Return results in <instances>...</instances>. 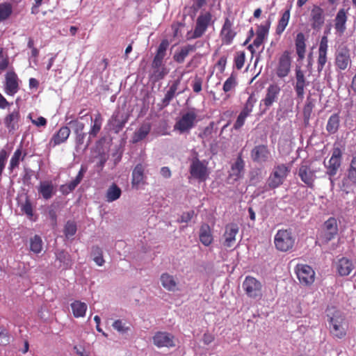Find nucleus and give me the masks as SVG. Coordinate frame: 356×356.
<instances>
[{
    "label": "nucleus",
    "mask_w": 356,
    "mask_h": 356,
    "mask_svg": "<svg viewBox=\"0 0 356 356\" xmlns=\"http://www.w3.org/2000/svg\"><path fill=\"white\" fill-rule=\"evenodd\" d=\"M298 176L301 181L308 187L311 188L314 187L316 179L315 171L312 170L310 165L306 162H303L300 164L298 170Z\"/></svg>",
    "instance_id": "dca6fc26"
},
{
    "label": "nucleus",
    "mask_w": 356,
    "mask_h": 356,
    "mask_svg": "<svg viewBox=\"0 0 356 356\" xmlns=\"http://www.w3.org/2000/svg\"><path fill=\"white\" fill-rule=\"evenodd\" d=\"M70 134V129L67 126L60 127L57 132H56L51 138L49 145L52 147H56L65 143L69 138Z\"/></svg>",
    "instance_id": "393cba45"
},
{
    "label": "nucleus",
    "mask_w": 356,
    "mask_h": 356,
    "mask_svg": "<svg viewBox=\"0 0 356 356\" xmlns=\"http://www.w3.org/2000/svg\"><path fill=\"white\" fill-rule=\"evenodd\" d=\"M152 341L154 345L159 348H171L176 346L174 335L167 332H156L152 337Z\"/></svg>",
    "instance_id": "ddd939ff"
},
{
    "label": "nucleus",
    "mask_w": 356,
    "mask_h": 356,
    "mask_svg": "<svg viewBox=\"0 0 356 356\" xmlns=\"http://www.w3.org/2000/svg\"><path fill=\"white\" fill-rule=\"evenodd\" d=\"M102 121L103 118L102 115L98 112L95 115L93 124L91 126L90 130L89 131V135L90 137L95 138L97 136L98 133L101 130Z\"/></svg>",
    "instance_id": "ea45409f"
},
{
    "label": "nucleus",
    "mask_w": 356,
    "mask_h": 356,
    "mask_svg": "<svg viewBox=\"0 0 356 356\" xmlns=\"http://www.w3.org/2000/svg\"><path fill=\"white\" fill-rule=\"evenodd\" d=\"M226 63L227 58L225 56L220 57L218 61L217 62L216 67L220 72H222L225 70Z\"/></svg>",
    "instance_id": "338daca9"
},
{
    "label": "nucleus",
    "mask_w": 356,
    "mask_h": 356,
    "mask_svg": "<svg viewBox=\"0 0 356 356\" xmlns=\"http://www.w3.org/2000/svg\"><path fill=\"white\" fill-rule=\"evenodd\" d=\"M268 32V26L265 25H260L256 31V37L253 40L252 44L248 47V49L251 52L252 55L259 49L264 42V40Z\"/></svg>",
    "instance_id": "aec40b11"
},
{
    "label": "nucleus",
    "mask_w": 356,
    "mask_h": 356,
    "mask_svg": "<svg viewBox=\"0 0 356 356\" xmlns=\"http://www.w3.org/2000/svg\"><path fill=\"white\" fill-rule=\"evenodd\" d=\"M20 207L21 211L25 213L29 219H32L33 216V207L28 197H26L24 202L21 204Z\"/></svg>",
    "instance_id": "8fccbe9b"
},
{
    "label": "nucleus",
    "mask_w": 356,
    "mask_h": 356,
    "mask_svg": "<svg viewBox=\"0 0 356 356\" xmlns=\"http://www.w3.org/2000/svg\"><path fill=\"white\" fill-rule=\"evenodd\" d=\"M122 191L115 184H113L107 190L106 197V201L112 202L120 198Z\"/></svg>",
    "instance_id": "4c0bfd02"
},
{
    "label": "nucleus",
    "mask_w": 356,
    "mask_h": 356,
    "mask_svg": "<svg viewBox=\"0 0 356 356\" xmlns=\"http://www.w3.org/2000/svg\"><path fill=\"white\" fill-rule=\"evenodd\" d=\"M145 166L141 163L137 164L132 172L131 184L133 186L138 187L140 184L145 183Z\"/></svg>",
    "instance_id": "bb28decb"
},
{
    "label": "nucleus",
    "mask_w": 356,
    "mask_h": 356,
    "mask_svg": "<svg viewBox=\"0 0 356 356\" xmlns=\"http://www.w3.org/2000/svg\"><path fill=\"white\" fill-rule=\"evenodd\" d=\"M296 273L300 284L309 286L315 280V272L313 268L307 264H298L296 267Z\"/></svg>",
    "instance_id": "f8f14e48"
},
{
    "label": "nucleus",
    "mask_w": 356,
    "mask_h": 356,
    "mask_svg": "<svg viewBox=\"0 0 356 356\" xmlns=\"http://www.w3.org/2000/svg\"><path fill=\"white\" fill-rule=\"evenodd\" d=\"M86 171H87V167L84 166V165H81L76 177H75V179L74 180L79 184L81 183V181H82Z\"/></svg>",
    "instance_id": "69168bd1"
},
{
    "label": "nucleus",
    "mask_w": 356,
    "mask_h": 356,
    "mask_svg": "<svg viewBox=\"0 0 356 356\" xmlns=\"http://www.w3.org/2000/svg\"><path fill=\"white\" fill-rule=\"evenodd\" d=\"M293 85L297 98L302 102L305 96V89L309 85V81H307L305 72L300 66L297 65L296 67L295 80Z\"/></svg>",
    "instance_id": "1a4fd4ad"
},
{
    "label": "nucleus",
    "mask_w": 356,
    "mask_h": 356,
    "mask_svg": "<svg viewBox=\"0 0 356 356\" xmlns=\"http://www.w3.org/2000/svg\"><path fill=\"white\" fill-rule=\"evenodd\" d=\"M197 114L195 108H191L182 113L179 118H177L174 125V131L179 134H188L195 127L197 123Z\"/></svg>",
    "instance_id": "7ed1b4c3"
},
{
    "label": "nucleus",
    "mask_w": 356,
    "mask_h": 356,
    "mask_svg": "<svg viewBox=\"0 0 356 356\" xmlns=\"http://www.w3.org/2000/svg\"><path fill=\"white\" fill-rule=\"evenodd\" d=\"M314 107V100L310 97H308L303 108V118L305 124L309 122Z\"/></svg>",
    "instance_id": "37998d69"
},
{
    "label": "nucleus",
    "mask_w": 356,
    "mask_h": 356,
    "mask_svg": "<svg viewBox=\"0 0 356 356\" xmlns=\"http://www.w3.org/2000/svg\"><path fill=\"white\" fill-rule=\"evenodd\" d=\"M356 186V154L353 156L349 166L347 169V174L341 181V188L347 193L350 190Z\"/></svg>",
    "instance_id": "9d476101"
},
{
    "label": "nucleus",
    "mask_w": 356,
    "mask_h": 356,
    "mask_svg": "<svg viewBox=\"0 0 356 356\" xmlns=\"http://www.w3.org/2000/svg\"><path fill=\"white\" fill-rule=\"evenodd\" d=\"M56 259L63 263L66 267L72 265L70 255L65 250H60L56 254Z\"/></svg>",
    "instance_id": "49530a36"
},
{
    "label": "nucleus",
    "mask_w": 356,
    "mask_h": 356,
    "mask_svg": "<svg viewBox=\"0 0 356 356\" xmlns=\"http://www.w3.org/2000/svg\"><path fill=\"white\" fill-rule=\"evenodd\" d=\"M168 74V71L165 67H161L159 68H154V72L152 74V78L154 81H158L163 79L164 76Z\"/></svg>",
    "instance_id": "864d4df0"
},
{
    "label": "nucleus",
    "mask_w": 356,
    "mask_h": 356,
    "mask_svg": "<svg viewBox=\"0 0 356 356\" xmlns=\"http://www.w3.org/2000/svg\"><path fill=\"white\" fill-rule=\"evenodd\" d=\"M289 19L290 9H287L283 13L281 18L278 21V24L276 27V33L277 35H281L284 32L289 24Z\"/></svg>",
    "instance_id": "58836bf2"
},
{
    "label": "nucleus",
    "mask_w": 356,
    "mask_h": 356,
    "mask_svg": "<svg viewBox=\"0 0 356 356\" xmlns=\"http://www.w3.org/2000/svg\"><path fill=\"white\" fill-rule=\"evenodd\" d=\"M328 38L327 35L322 36L318 49L317 58V71L318 73L324 69L327 62Z\"/></svg>",
    "instance_id": "2eb2a0df"
},
{
    "label": "nucleus",
    "mask_w": 356,
    "mask_h": 356,
    "mask_svg": "<svg viewBox=\"0 0 356 356\" xmlns=\"http://www.w3.org/2000/svg\"><path fill=\"white\" fill-rule=\"evenodd\" d=\"M306 39L304 33H298L295 40L296 51L298 55V60L302 61L305 56Z\"/></svg>",
    "instance_id": "c756f323"
},
{
    "label": "nucleus",
    "mask_w": 356,
    "mask_h": 356,
    "mask_svg": "<svg viewBox=\"0 0 356 356\" xmlns=\"http://www.w3.org/2000/svg\"><path fill=\"white\" fill-rule=\"evenodd\" d=\"M193 51V48L188 47V45L183 47L179 52H177L173 56V59L178 63H184L185 58L190 52Z\"/></svg>",
    "instance_id": "a19ab883"
},
{
    "label": "nucleus",
    "mask_w": 356,
    "mask_h": 356,
    "mask_svg": "<svg viewBox=\"0 0 356 356\" xmlns=\"http://www.w3.org/2000/svg\"><path fill=\"white\" fill-rule=\"evenodd\" d=\"M162 286L169 291H175L177 289V282L175 277L168 273L161 274L160 277Z\"/></svg>",
    "instance_id": "7c9ffc66"
},
{
    "label": "nucleus",
    "mask_w": 356,
    "mask_h": 356,
    "mask_svg": "<svg viewBox=\"0 0 356 356\" xmlns=\"http://www.w3.org/2000/svg\"><path fill=\"white\" fill-rule=\"evenodd\" d=\"M348 9L340 8L336 14L334 19V27L337 34L341 35L346 30L348 21Z\"/></svg>",
    "instance_id": "a211bd4d"
},
{
    "label": "nucleus",
    "mask_w": 356,
    "mask_h": 356,
    "mask_svg": "<svg viewBox=\"0 0 356 356\" xmlns=\"http://www.w3.org/2000/svg\"><path fill=\"white\" fill-rule=\"evenodd\" d=\"M113 327L115 330L120 332L124 333L129 330V327H125L121 320H116L113 323Z\"/></svg>",
    "instance_id": "052dcab7"
},
{
    "label": "nucleus",
    "mask_w": 356,
    "mask_h": 356,
    "mask_svg": "<svg viewBox=\"0 0 356 356\" xmlns=\"http://www.w3.org/2000/svg\"><path fill=\"white\" fill-rule=\"evenodd\" d=\"M113 120L116 123V132H118L124 127V124L127 121V118H126L120 120V119H118V115H115V117H113Z\"/></svg>",
    "instance_id": "e2e57ef3"
},
{
    "label": "nucleus",
    "mask_w": 356,
    "mask_h": 356,
    "mask_svg": "<svg viewBox=\"0 0 356 356\" xmlns=\"http://www.w3.org/2000/svg\"><path fill=\"white\" fill-rule=\"evenodd\" d=\"M168 42L166 40H163L157 49L156 54L154 58L157 60H160L163 62V60L165 56L166 50L168 47Z\"/></svg>",
    "instance_id": "3c124183"
},
{
    "label": "nucleus",
    "mask_w": 356,
    "mask_h": 356,
    "mask_svg": "<svg viewBox=\"0 0 356 356\" xmlns=\"http://www.w3.org/2000/svg\"><path fill=\"white\" fill-rule=\"evenodd\" d=\"M327 321L330 335L333 338L343 339L348 330V323L345 315L334 307L326 309Z\"/></svg>",
    "instance_id": "f257e3e1"
},
{
    "label": "nucleus",
    "mask_w": 356,
    "mask_h": 356,
    "mask_svg": "<svg viewBox=\"0 0 356 356\" xmlns=\"http://www.w3.org/2000/svg\"><path fill=\"white\" fill-rule=\"evenodd\" d=\"M338 234V225L337 220L330 217L324 222L323 239L325 243H328L333 239Z\"/></svg>",
    "instance_id": "412c9836"
},
{
    "label": "nucleus",
    "mask_w": 356,
    "mask_h": 356,
    "mask_svg": "<svg viewBox=\"0 0 356 356\" xmlns=\"http://www.w3.org/2000/svg\"><path fill=\"white\" fill-rule=\"evenodd\" d=\"M280 88L276 84L270 85L267 90L266 97L264 99V105L270 106L277 99Z\"/></svg>",
    "instance_id": "473e14b6"
},
{
    "label": "nucleus",
    "mask_w": 356,
    "mask_h": 356,
    "mask_svg": "<svg viewBox=\"0 0 356 356\" xmlns=\"http://www.w3.org/2000/svg\"><path fill=\"white\" fill-rule=\"evenodd\" d=\"M193 90L195 93H199L202 90V79L200 76H195L191 84Z\"/></svg>",
    "instance_id": "13d9d810"
},
{
    "label": "nucleus",
    "mask_w": 356,
    "mask_h": 356,
    "mask_svg": "<svg viewBox=\"0 0 356 356\" xmlns=\"http://www.w3.org/2000/svg\"><path fill=\"white\" fill-rule=\"evenodd\" d=\"M30 249L35 254H38L42 249V241L40 236L35 235L31 238Z\"/></svg>",
    "instance_id": "a18cd8bd"
},
{
    "label": "nucleus",
    "mask_w": 356,
    "mask_h": 356,
    "mask_svg": "<svg viewBox=\"0 0 356 356\" xmlns=\"http://www.w3.org/2000/svg\"><path fill=\"white\" fill-rule=\"evenodd\" d=\"M244 163L243 160L242 159V152H241L236 159L234 163L232 165V172L231 175L238 177L240 173L243 169Z\"/></svg>",
    "instance_id": "c03bdc74"
},
{
    "label": "nucleus",
    "mask_w": 356,
    "mask_h": 356,
    "mask_svg": "<svg viewBox=\"0 0 356 356\" xmlns=\"http://www.w3.org/2000/svg\"><path fill=\"white\" fill-rule=\"evenodd\" d=\"M246 295L252 298L260 299L262 296L261 283L252 277H246Z\"/></svg>",
    "instance_id": "f3484780"
},
{
    "label": "nucleus",
    "mask_w": 356,
    "mask_h": 356,
    "mask_svg": "<svg viewBox=\"0 0 356 356\" xmlns=\"http://www.w3.org/2000/svg\"><path fill=\"white\" fill-rule=\"evenodd\" d=\"M289 172L290 168L286 164L282 163L275 165L268 179V187L274 189L281 186Z\"/></svg>",
    "instance_id": "20e7f679"
},
{
    "label": "nucleus",
    "mask_w": 356,
    "mask_h": 356,
    "mask_svg": "<svg viewBox=\"0 0 356 356\" xmlns=\"http://www.w3.org/2000/svg\"><path fill=\"white\" fill-rule=\"evenodd\" d=\"M236 67L238 70L241 69L245 62V52L241 51L234 59Z\"/></svg>",
    "instance_id": "680f3d73"
},
{
    "label": "nucleus",
    "mask_w": 356,
    "mask_h": 356,
    "mask_svg": "<svg viewBox=\"0 0 356 356\" xmlns=\"http://www.w3.org/2000/svg\"><path fill=\"white\" fill-rule=\"evenodd\" d=\"M76 225L73 221H67L65 225L64 233L66 237L73 236L76 232Z\"/></svg>",
    "instance_id": "603ef678"
},
{
    "label": "nucleus",
    "mask_w": 356,
    "mask_h": 356,
    "mask_svg": "<svg viewBox=\"0 0 356 356\" xmlns=\"http://www.w3.org/2000/svg\"><path fill=\"white\" fill-rule=\"evenodd\" d=\"M189 171L191 176L200 182L206 181L209 175L207 162L197 157L191 160Z\"/></svg>",
    "instance_id": "0eeeda50"
},
{
    "label": "nucleus",
    "mask_w": 356,
    "mask_h": 356,
    "mask_svg": "<svg viewBox=\"0 0 356 356\" xmlns=\"http://www.w3.org/2000/svg\"><path fill=\"white\" fill-rule=\"evenodd\" d=\"M311 26L314 29H321L325 23V14L322 8L314 6L310 13Z\"/></svg>",
    "instance_id": "4be33fe9"
},
{
    "label": "nucleus",
    "mask_w": 356,
    "mask_h": 356,
    "mask_svg": "<svg viewBox=\"0 0 356 356\" xmlns=\"http://www.w3.org/2000/svg\"><path fill=\"white\" fill-rule=\"evenodd\" d=\"M25 155H26V154H24V155L21 158L22 147H19V148H17L15 151L13 156L10 159V164H9V170L10 171H13L15 168L18 167L19 164V160L21 159L22 161H23Z\"/></svg>",
    "instance_id": "79ce46f5"
},
{
    "label": "nucleus",
    "mask_w": 356,
    "mask_h": 356,
    "mask_svg": "<svg viewBox=\"0 0 356 356\" xmlns=\"http://www.w3.org/2000/svg\"><path fill=\"white\" fill-rule=\"evenodd\" d=\"M68 124H70L72 127L74 134L83 132L85 127V124L83 122H80L79 118L75 119L74 120H71L68 123Z\"/></svg>",
    "instance_id": "4d7b16f0"
},
{
    "label": "nucleus",
    "mask_w": 356,
    "mask_h": 356,
    "mask_svg": "<svg viewBox=\"0 0 356 356\" xmlns=\"http://www.w3.org/2000/svg\"><path fill=\"white\" fill-rule=\"evenodd\" d=\"M10 341V337L7 330L3 326H0V345L6 346Z\"/></svg>",
    "instance_id": "6e6d98bb"
},
{
    "label": "nucleus",
    "mask_w": 356,
    "mask_h": 356,
    "mask_svg": "<svg viewBox=\"0 0 356 356\" xmlns=\"http://www.w3.org/2000/svg\"><path fill=\"white\" fill-rule=\"evenodd\" d=\"M193 214H194L193 211L183 213V214L181 216V221L183 222H188V221H190L192 219Z\"/></svg>",
    "instance_id": "774afa93"
},
{
    "label": "nucleus",
    "mask_w": 356,
    "mask_h": 356,
    "mask_svg": "<svg viewBox=\"0 0 356 356\" xmlns=\"http://www.w3.org/2000/svg\"><path fill=\"white\" fill-rule=\"evenodd\" d=\"M354 266L351 260L346 257L339 259L336 265L337 271L340 276H347L353 270Z\"/></svg>",
    "instance_id": "cd10ccee"
},
{
    "label": "nucleus",
    "mask_w": 356,
    "mask_h": 356,
    "mask_svg": "<svg viewBox=\"0 0 356 356\" xmlns=\"http://www.w3.org/2000/svg\"><path fill=\"white\" fill-rule=\"evenodd\" d=\"M236 85V76L232 73L231 76L225 81L223 85V90L225 92L230 91Z\"/></svg>",
    "instance_id": "5fc2aeb1"
},
{
    "label": "nucleus",
    "mask_w": 356,
    "mask_h": 356,
    "mask_svg": "<svg viewBox=\"0 0 356 356\" xmlns=\"http://www.w3.org/2000/svg\"><path fill=\"white\" fill-rule=\"evenodd\" d=\"M244 123H245V108L243 110H242L241 111L240 114L238 115V116L233 126V129L235 130H238L243 126Z\"/></svg>",
    "instance_id": "bf43d9fd"
},
{
    "label": "nucleus",
    "mask_w": 356,
    "mask_h": 356,
    "mask_svg": "<svg viewBox=\"0 0 356 356\" xmlns=\"http://www.w3.org/2000/svg\"><path fill=\"white\" fill-rule=\"evenodd\" d=\"M212 21V15L210 12L201 13L197 18L193 32L188 33V40L196 39L202 37L207 31Z\"/></svg>",
    "instance_id": "423d86ee"
},
{
    "label": "nucleus",
    "mask_w": 356,
    "mask_h": 356,
    "mask_svg": "<svg viewBox=\"0 0 356 356\" xmlns=\"http://www.w3.org/2000/svg\"><path fill=\"white\" fill-rule=\"evenodd\" d=\"M19 89V79L13 71L8 72L6 74L5 92L8 95L13 96Z\"/></svg>",
    "instance_id": "6ab92c4d"
},
{
    "label": "nucleus",
    "mask_w": 356,
    "mask_h": 356,
    "mask_svg": "<svg viewBox=\"0 0 356 356\" xmlns=\"http://www.w3.org/2000/svg\"><path fill=\"white\" fill-rule=\"evenodd\" d=\"M73 315L76 318L83 317L87 310V305L79 300L71 303Z\"/></svg>",
    "instance_id": "e433bc0d"
},
{
    "label": "nucleus",
    "mask_w": 356,
    "mask_h": 356,
    "mask_svg": "<svg viewBox=\"0 0 356 356\" xmlns=\"http://www.w3.org/2000/svg\"><path fill=\"white\" fill-rule=\"evenodd\" d=\"M296 236L291 229H279L274 236V245L282 252H292L296 244Z\"/></svg>",
    "instance_id": "f03ea898"
},
{
    "label": "nucleus",
    "mask_w": 356,
    "mask_h": 356,
    "mask_svg": "<svg viewBox=\"0 0 356 356\" xmlns=\"http://www.w3.org/2000/svg\"><path fill=\"white\" fill-rule=\"evenodd\" d=\"M182 75L174 80L169 86L168 90L166 91L163 99H162V105L163 107L168 106L176 95L180 92H177L178 88L181 83Z\"/></svg>",
    "instance_id": "a878e982"
},
{
    "label": "nucleus",
    "mask_w": 356,
    "mask_h": 356,
    "mask_svg": "<svg viewBox=\"0 0 356 356\" xmlns=\"http://www.w3.org/2000/svg\"><path fill=\"white\" fill-rule=\"evenodd\" d=\"M38 193L45 200L50 199L54 193V186L51 181H42L38 188Z\"/></svg>",
    "instance_id": "c9c22d12"
},
{
    "label": "nucleus",
    "mask_w": 356,
    "mask_h": 356,
    "mask_svg": "<svg viewBox=\"0 0 356 356\" xmlns=\"http://www.w3.org/2000/svg\"><path fill=\"white\" fill-rule=\"evenodd\" d=\"M291 52L289 50L284 51L279 56L275 69L276 76L280 79L287 76L291 72Z\"/></svg>",
    "instance_id": "6e6552de"
},
{
    "label": "nucleus",
    "mask_w": 356,
    "mask_h": 356,
    "mask_svg": "<svg viewBox=\"0 0 356 356\" xmlns=\"http://www.w3.org/2000/svg\"><path fill=\"white\" fill-rule=\"evenodd\" d=\"M236 35L234 28V17L230 15L225 19V22L220 30V37L222 44H230Z\"/></svg>",
    "instance_id": "9b49d317"
},
{
    "label": "nucleus",
    "mask_w": 356,
    "mask_h": 356,
    "mask_svg": "<svg viewBox=\"0 0 356 356\" xmlns=\"http://www.w3.org/2000/svg\"><path fill=\"white\" fill-rule=\"evenodd\" d=\"M270 153L267 146L260 145L254 147L251 152V157L254 162L259 163H266L270 158Z\"/></svg>",
    "instance_id": "5701e85b"
},
{
    "label": "nucleus",
    "mask_w": 356,
    "mask_h": 356,
    "mask_svg": "<svg viewBox=\"0 0 356 356\" xmlns=\"http://www.w3.org/2000/svg\"><path fill=\"white\" fill-rule=\"evenodd\" d=\"M9 57L3 47H0V72L5 71L9 66Z\"/></svg>",
    "instance_id": "09e8293b"
},
{
    "label": "nucleus",
    "mask_w": 356,
    "mask_h": 356,
    "mask_svg": "<svg viewBox=\"0 0 356 356\" xmlns=\"http://www.w3.org/2000/svg\"><path fill=\"white\" fill-rule=\"evenodd\" d=\"M238 228L235 224H228L225 227V232L223 235L224 241L222 245L225 248H231L236 243V236L238 234Z\"/></svg>",
    "instance_id": "b1692460"
},
{
    "label": "nucleus",
    "mask_w": 356,
    "mask_h": 356,
    "mask_svg": "<svg viewBox=\"0 0 356 356\" xmlns=\"http://www.w3.org/2000/svg\"><path fill=\"white\" fill-rule=\"evenodd\" d=\"M340 125V116L339 113H334L329 118L327 125L326 131L330 134H336L339 128Z\"/></svg>",
    "instance_id": "72a5a7b5"
},
{
    "label": "nucleus",
    "mask_w": 356,
    "mask_h": 356,
    "mask_svg": "<svg viewBox=\"0 0 356 356\" xmlns=\"http://www.w3.org/2000/svg\"><path fill=\"white\" fill-rule=\"evenodd\" d=\"M151 130V125L149 123L142 124L134 134L133 143H136L149 134Z\"/></svg>",
    "instance_id": "f704fd0d"
},
{
    "label": "nucleus",
    "mask_w": 356,
    "mask_h": 356,
    "mask_svg": "<svg viewBox=\"0 0 356 356\" xmlns=\"http://www.w3.org/2000/svg\"><path fill=\"white\" fill-rule=\"evenodd\" d=\"M200 241L205 246H209L213 241V236L211 234V228L209 225L203 224L200 229Z\"/></svg>",
    "instance_id": "2f4dec72"
},
{
    "label": "nucleus",
    "mask_w": 356,
    "mask_h": 356,
    "mask_svg": "<svg viewBox=\"0 0 356 356\" xmlns=\"http://www.w3.org/2000/svg\"><path fill=\"white\" fill-rule=\"evenodd\" d=\"M352 64L350 50L347 46L339 47L334 54L336 70L342 72L348 70Z\"/></svg>",
    "instance_id": "39448f33"
},
{
    "label": "nucleus",
    "mask_w": 356,
    "mask_h": 356,
    "mask_svg": "<svg viewBox=\"0 0 356 356\" xmlns=\"http://www.w3.org/2000/svg\"><path fill=\"white\" fill-rule=\"evenodd\" d=\"M19 119L20 114L18 110H15L6 116L4 118V124L9 132L14 131L18 129Z\"/></svg>",
    "instance_id": "c85d7f7f"
},
{
    "label": "nucleus",
    "mask_w": 356,
    "mask_h": 356,
    "mask_svg": "<svg viewBox=\"0 0 356 356\" xmlns=\"http://www.w3.org/2000/svg\"><path fill=\"white\" fill-rule=\"evenodd\" d=\"M31 122L36 127H45L47 124V120L44 117L40 116L37 119H31Z\"/></svg>",
    "instance_id": "0e129e2a"
},
{
    "label": "nucleus",
    "mask_w": 356,
    "mask_h": 356,
    "mask_svg": "<svg viewBox=\"0 0 356 356\" xmlns=\"http://www.w3.org/2000/svg\"><path fill=\"white\" fill-rule=\"evenodd\" d=\"M342 159V151L339 147H334L331 158L327 165H325L327 168L326 173L330 177H334L341 167Z\"/></svg>",
    "instance_id": "4468645a"
},
{
    "label": "nucleus",
    "mask_w": 356,
    "mask_h": 356,
    "mask_svg": "<svg viewBox=\"0 0 356 356\" xmlns=\"http://www.w3.org/2000/svg\"><path fill=\"white\" fill-rule=\"evenodd\" d=\"M13 9L10 3H1L0 4V21L8 19L12 14Z\"/></svg>",
    "instance_id": "de8ad7c7"
}]
</instances>
